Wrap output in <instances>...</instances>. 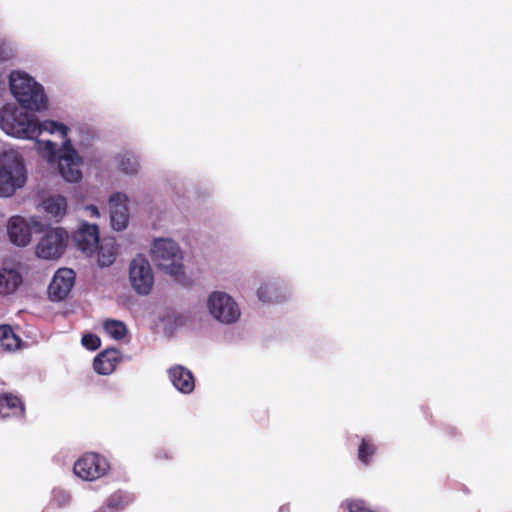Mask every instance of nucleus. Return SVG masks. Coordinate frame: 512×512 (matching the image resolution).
<instances>
[{
    "label": "nucleus",
    "instance_id": "1",
    "mask_svg": "<svg viewBox=\"0 0 512 512\" xmlns=\"http://www.w3.org/2000/svg\"><path fill=\"white\" fill-rule=\"evenodd\" d=\"M0 125L6 134L28 139L37 138L44 131L51 134L59 132L65 138L69 131L62 123L53 120L39 122L32 114L8 107L0 109Z\"/></svg>",
    "mask_w": 512,
    "mask_h": 512
},
{
    "label": "nucleus",
    "instance_id": "2",
    "mask_svg": "<svg viewBox=\"0 0 512 512\" xmlns=\"http://www.w3.org/2000/svg\"><path fill=\"white\" fill-rule=\"evenodd\" d=\"M154 263L170 274L182 286L188 287L192 281L183 272V255L178 244L171 239H156L151 249Z\"/></svg>",
    "mask_w": 512,
    "mask_h": 512
},
{
    "label": "nucleus",
    "instance_id": "3",
    "mask_svg": "<svg viewBox=\"0 0 512 512\" xmlns=\"http://www.w3.org/2000/svg\"><path fill=\"white\" fill-rule=\"evenodd\" d=\"M27 180L22 157L14 151L0 155V197L12 196Z\"/></svg>",
    "mask_w": 512,
    "mask_h": 512
},
{
    "label": "nucleus",
    "instance_id": "4",
    "mask_svg": "<svg viewBox=\"0 0 512 512\" xmlns=\"http://www.w3.org/2000/svg\"><path fill=\"white\" fill-rule=\"evenodd\" d=\"M69 241L68 232L61 228L49 229L40 239L36 254L39 258L46 260H55L62 256L65 252Z\"/></svg>",
    "mask_w": 512,
    "mask_h": 512
},
{
    "label": "nucleus",
    "instance_id": "5",
    "mask_svg": "<svg viewBox=\"0 0 512 512\" xmlns=\"http://www.w3.org/2000/svg\"><path fill=\"white\" fill-rule=\"evenodd\" d=\"M129 277L134 290L141 295H148L154 284V275L149 261L142 255L135 257L130 264Z\"/></svg>",
    "mask_w": 512,
    "mask_h": 512
},
{
    "label": "nucleus",
    "instance_id": "6",
    "mask_svg": "<svg viewBox=\"0 0 512 512\" xmlns=\"http://www.w3.org/2000/svg\"><path fill=\"white\" fill-rule=\"evenodd\" d=\"M211 315L220 322L233 323L240 316L236 302L226 293L214 292L208 299Z\"/></svg>",
    "mask_w": 512,
    "mask_h": 512
},
{
    "label": "nucleus",
    "instance_id": "7",
    "mask_svg": "<svg viewBox=\"0 0 512 512\" xmlns=\"http://www.w3.org/2000/svg\"><path fill=\"white\" fill-rule=\"evenodd\" d=\"M109 469L107 460L97 453H86L74 464L75 474L83 480L93 481L104 476Z\"/></svg>",
    "mask_w": 512,
    "mask_h": 512
},
{
    "label": "nucleus",
    "instance_id": "8",
    "mask_svg": "<svg viewBox=\"0 0 512 512\" xmlns=\"http://www.w3.org/2000/svg\"><path fill=\"white\" fill-rule=\"evenodd\" d=\"M64 139L63 147L58 159V168L61 176L68 182H77L82 178L80 170L81 160L77 155L70 139Z\"/></svg>",
    "mask_w": 512,
    "mask_h": 512
},
{
    "label": "nucleus",
    "instance_id": "9",
    "mask_svg": "<svg viewBox=\"0 0 512 512\" xmlns=\"http://www.w3.org/2000/svg\"><path fill=\"white\" fill-rule=\"evenodd\" d=\"M75 276V272L72 269H58L48 287V294L51 300H64L74 286Z\"/></svg>",
    "mask_w": 512,
    "mask_h": 512
},
{
    "label": "nucleus",
    "instance_id": "10",
    "mask_svg": "<svg viewBox=\"0 0 512 512\" xmlns=\"http://www.w3.org/2000/svg\"><path fill=\"white\" fill-rule=\"evenodd\" d=\"M73 240L78 250L87 256H92L100 241L99 228L96 224L83 223L73 234Z\"/></svg>",
    "mask_w": 512,
    "mask_h": 512
},
{
    "label": "nucleus",
    "instance_id": "11",
    "mask_svg": "<svg viewBox=\"0 0 512 512\" xmlns=\"http://www.w3.org/2000/svg\"><path fill=\"white\" fill-rule=\"evenodd\" d=\"M127 202L128 197L121 192L114 193L109 198L111 225L116 231H122L128 225Z\"/></svg>",
    "mask_w": 512,
    "mask_h": 512
},
{
    "label": "nucleus",
    "instance_id": "12",
    "mask_svg": "<svg viewBox=\"0 0 512 512\" xmlns=\"http://www.w3.org/2000/svg\"><path fill=\"white\" fill-rule=\"evenodd\" d=\"M25 416V404L22 398L11 392L0 393V417L3 419H22Z\"/></svg>",
    "mask_w": 512,
    "mask_h": 512
},
{
    "label": "nucleus",
    "instance_id": "13",
    "mask_svg": "<svg viewBox=\"0 0 512 512\" xmlns=\"http://www.w3.org/2000/svg\"><path fill=\"white\" fill-rule=\"evenodd\" d=\"M19 104L31 111H41L47 107V96L42 85L35 81L27 93H19Z\"/></svg>",
    "mask_w": 512,
    "mask_h": 512
},
{
    "label": "nucleus",
    "instance_id": "14",
    "mask_svg": "<svg viewBox=\"0 0 512 512\" xmlns=\"http://www.w3.org/2000/svg\"><path fill=\"white\" fill-rule=\"evenodd\" d=\"M121 360L122 356L119 350L108 348L94 358L93 368L100 375H109Z\"/></svg>",
    "mask_w": 512,
    "mask_h": 512
},
{
    "label": "nucleus",
    "instance_id": "15",
    "mask_svg": "<svg viewBox=\"0 0 512 512\" xmlns=\"http://www.w3.org/2000/svg\"><path fill=\"white\" fill-rule=\"evenodd\" d=\"M7 230L11 242L17 246H26L31 240V229L20 216H14L9 220Z\"/></svg>",
    "mask_w": 512,
    "mask_h": 512
},
{
    "label": "nucleus",
    "instance_id": "16",
    "mask_svg": "<svg viewBox=\"0 0 512 512\" xmlns=\"http://www.w3.org/2000/svg\"><path fill=\"white\" fill-rule=\"evenodd\" d=\"M170 380L174 387L182 393H191L195 388L193 374L183 366H175L168 371Z\"/></svg>",
    "mask_w": 512,
    "mask_h": 512
},
{
    "label": "nucleus",
    "instance_id": "17",
    "mask_svg": "<svg viewBox=\"0 0 512 512\" xmlns=\"http://www.w3.org/2000/svg\"><path fill=\"white\" fill-rule=\"evenodd\" d=\"M22 283V275L15 269H0V295L14 293Z\"/></svg>",
    "mask_w": 512,
    "mask_h": 512
},
{
    "label": "nucleus",
    "instance_id": "18",
    "mask_svg": "<svg viewBox=\"0 0 512 512\" xmlns=\"http://www.w3.org/2000/svg\"><path fill=\"white\" fill-rule=\"evenodd\" d=\"M42 206L46 213L58 222L66 214L67 200L61 195L51 196L42 202Z\"/></svg>",
    "mask_w": 512,
    "mask_h": 512
},
{
    "label": "nucleus",
    "instance_id": "19",
    "mask_svg": "<svg viewBox=\"0 0 512 512\" xmlns=\"http://www.w3.org/2000/svg\"><path fill=\"white\" fill-rule=\"evenodd\" d=\"M34 83L35 80L25 73L12 72L10 75V90L17 101L19 93H27Z\"/></svg>",
    "mask_w": 512,
    "mask_h": 512
},
{
    "label": "nucleus",
    "instance_id": "20",
    "mask_svg": "<svg viewBox=\"0 0 512 512\" xmlns=\"http://www.w3.org/2000/svg\"><path fill=\"white\" fill-rule=\"evenodd\" d=\"M134 501V496L123 490H117L109 495L105 501L111 512H121Z\"/></svg>",
    "mask_w": 512,
    "mask_h": 512
},
{
    "label": "nucleus",
    "instance_id": "21",
    "mask_svg": "<svg viewBox=\"0 0 512 512\" xmlns=\"http://www.w3.org/2000/svg\"><path fill=\"white\" fill-rule=\"evenodd\" d=\"M0 344L7 351H15L20 347L21 339L9 325L0 326Z\"/></svg>",
    "mask_w": 512,
    "mask_h": 512
},
{
    "label": "nucleus",
    "instance_id": "22",
    "mask_svg": "<svg viewBox=\"0 0 512 512\" xmlns=\"http://www.w3.org/2000/svg\"><path fill=\"white\" fill-rule=\"evenodd\" d=\"M116 259V248L113 244L98 245V263L101 267H108Z\"/></svg>",
    "mask_w": 512,
    "mask_h": 512
},
{
    "label": "nucleus",
    "instance_id": "23",
    "mask_svg": "<svg viewBox=\"0 0 512 512\" xmlns=\"http://www.w3.org/2000/svg\"><path fill=\"white\" fill-rule=\"evenodd\" d=\"M376 446L369 438H362L358 447V459L364 464L369 465L371 459L376 453Z\"/></svg>",
    "mask_w": 512,
    "mask_h": 512
},
{
    "label": "nucleus",
    "instance_id": "24",
    "mask_svg": "<svg viewBox=\"0 0 512 512\" xmlns=\"http://www.w3.org/2000/svg\"><path fill=\"white\" fill-rule=\"evenodd\" d=\"M258 297L262 302L273 303L280 300V293L277 286L270 283L261 285L258 289Z\"/></svg>",
    "mask_w": 512,
    "mask_h": 512
},
{
    "label": "nucleus",
    "instance_id": "25",
    "mask_svg": "<svg viewBox=\"0 0 512 512\" xmlns=\"http://www.w3.org/2000/svg\"><path fill=\"white\" fill-rule=\"evenodd\" d=\"M119 169L126 174H135L138 171L139 163L137 158L130 153L118 157Z\"/></svg>",
    "mask_w": 512,
    "mask_h": 512
},
{
    "label": "nucleus",
    "instance_id": "26",
    "mask_svg": "<svg viewBox=\"0 0 512 512\" xmlns=\"http://www.w3.org/2000/svg\"><path fill=\"white\" fill-rule=\"evenodd\" d=\"M106 332L116 340H121L127 333L126 326L123 322L117 320H106L104 322Z\"/></svg>",
    "mask_w": 512,
    "mask_h": 512
},
{
    "label": "nucleus",
    "instance_id": "27",
    "mask_svg": "<svg viewBox=\"0 0 512 512\" xmlns=\"http://www.w3.org/2000/svg\"><path fill=\"white\" fill-rule=\"evenodd\" d=\"M81 342L84 347L91 351L97 350L101 344L100 338L94 334H85Z\"/></svg>",
    "mask_w": 512,
    "mask_h": 512
},
{
    "label": "nucleus",
    "instance_id": "28",
    "mask_svg": "<svg viewBox=\"0 0 512 512\" xmlns=\"http://www.w3.org/2000/svg\"><path fill=\"white\" fill-rule=\"evenodd\" d=\"M44 150L51 156L54 157L57 150V145L51 141L45 143Z\"/></svg>",
    "mask_w": 512,
    "mask_h": 512
},
{
    "label": "nucleus",
    "instance_id": "29",
    "mask_svg": "<svg viewBox=\"0 0 512 512\" xmlns=\"http://www.w3.org/2000/svg\"><path fill=\"white\" fill-rule=\"evenodd\" d=\"M10 58L9 52L0 46V61H7Z\"/></svg>",
    "mask_w": 512,
    "mask_h": 512
},
{
    "label": "nucleus",
    "instance_id": "30",
    "mask_svg": "<svg viewBox=\"0 0 512 512\" xmlns=\"http://www.w3.org/2000/svg\"><path fill=\"white\" fill-rule=\"evenodd\" d=\"M86 209L90 212V215L92 217H98L99 216L98 208L95 205H89V206L86 207Z\"/></svg>",
    "mask_w": 512,
    "mask_h": 512
},
{
    "label": "nucleus",
    "instance_id": "31",
    "mask_svg": "<svg viewBox=\"0 0 512 512\" xmlns=\"http://www.w3.org/2000/svg\"><path fill=\"white\" fill-rule=\"evenodd\" d=\"M94 512H111L109 510V508L106 506V504L104 503L103 506H101L100 508H98L97 510H95Z\"/></svg>",
    "mask_w": 512,
    "mask_h": 512
}]
</instances>
